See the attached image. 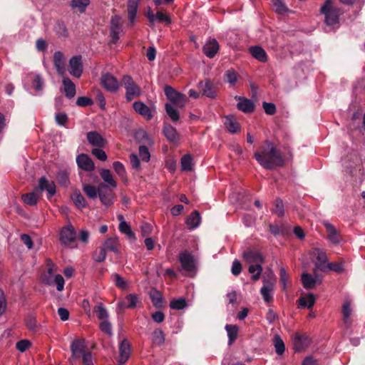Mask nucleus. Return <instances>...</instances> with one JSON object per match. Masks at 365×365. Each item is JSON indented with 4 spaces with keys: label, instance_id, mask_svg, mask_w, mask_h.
<instances>
[{
    "label": "nucleus",
    "instance_id": "nucleus-1",
    "mask_svg": "<svg viewBox=\"0 0 365 365\" xmlns=\"http://www.w3.org/2000/svg\"><path fill=\"white\" fill-rule=\"evenodd\" d=\"M254 158L266 170H272L284 165L282 153L269 140L264 141L259 150L254 153Z\"/></svg>",
    "mask_w": 365,
    "mask_h": 365
},
{
    "label": "nucleus",
    "instance_id": "nucleus-2",
    "mask_svg": "<svg viewBox=\"0 0 365 365\" xmlns=\"http://www.w3.org/2000/svg\"><path fill=\"white\" fill-rule=\"evenodd\" d=\"M320 12L324 15L327 25L334 26L339 24L340 9L333 6V0H326Z\"/></svg>",
    "mask_w": 365,
    "mask_h": 365
},
{
    "label": "nucleus",
    "instance_id": "nucleus-3",
    "mask_svg": "<svg viewBox=\"0 0 365 365\" xmlns=\"http://www.w3.org/2000/svg\"><path fill=\"white\" fill-rule=\"evenodd\" d=\"M122 83L126 91L125 98L130 102L135 98H138L142 94V90L138 85L133 81L130 76H124L122 78Z\"/></svg>",
    "mask_w": 365,
    "mask_h": 365
},
{
    "label": "nucleus",
    "instance_id": "nucleus-4",
    "mask_svg": "<svg viewBox=\"0 0 365 365\" xmlns=\"http://www.w3.org/2000/svg\"><path fill=\"white\" fill-rule=\"evenodd\" d=\"M98 197L106 207H109L114 203L115 195L113 190L109 187L106 184L101 182L98 184Z\"/></svg>",
    "mask_w": 365,
    "mask_h": 365
},
{
    "label": "nucleus",
    "instance_id": "nucleus-5",
    "mask_svg": "<svg viewBox=\"0 0 365 365\" xmlns=\"http://www.w3.org/2000/svg\"><path fill=\"white\" fill-rule=\"evenodd\" d=\"M101 85L110 93L116 92L119 88L117 78L109 73H103L100 78Z\"/></svg>",
    "mask_w": 365,
    "mask_h": 365
},
{
    "label": "nucleus",
    "instance_id": "nucleus-6",
    "mask_svg": "<svg viewBox=\"0 0 365 365\" xmlns=\"http://www.w3.org/2000/svg\"><path fill=\"white\" fill-rule=\"evenodd\" d=\"M35 189L40 193V196H41L42 192L46 191L48 198H51L56 193L55 183L53 181L48 180L45 177H41L38 180V186Z\"/></svg>",
    "mask_w": 365,
    "mask_h": 365
},
{
    "label": "nucleus",
    "instance_id": "nucleus-7",
    "mask_svg": "<svg viewBox=\"0 0 365 365\" xmlns=\"http://www.w3.org/2000/svg\"><path fill=\"white\" fill-rule=\"evenodd\" d=\"M165 94L168 99L172 103L177 104L180 107L184 106L185 103L186 101V96L183 94L177 92L170 86H165Z\"/></svg>",
    "mask_w": 365,
    "mask_h": 365
},
{
    "label": "nucleus",
    "instance_id": "nucleus-8",
    "mask_svg": "<svg viewBox=\"0 0 365 365\" xmlns=\"http://www.w3.org/2000/svg\"><path fill=\"white\" fill-rule=\"evenodd\" d=\"M179 260L184 270L191 272L195 269V258L188 251H184L179 255Z\"/></svg>",
    "mask_w": 365,
    "mask_h": 365
},
{
    "label": "nucleus",
    "instance_id": "nucleus-9",
    "mask_svg": "<svg viewBox=\"0 0 365 365\" xmlns=\"http://www.w3.org/2000/svg\"><path fill=\"white\" fill-rule=\"evenodd\" d=\"M199 88L202 96L210 98H216L218 88L211 81H200L199 83Z\"/></svg>",
    "mask_w": 365,
    "mask_h": 365
},
{
    "label": "nucleus",
    "instance_id": "nucleus-10",
    "mask_svg": "<svg viewBox=\"0 0 365 365\" xmlns=\"http://www.w3.org/2000/svg\"><path fill=\"white\" fill-rule=\"evenodd\" d=\"M82 56H74L69 61V73L76 78H80L83 73Z\"/></svg>",
    "mask_w": 365,
    "mask_h": 365
},
{
    "label": "nucleus",
    "instance_id": "nucleus-11",
    "mask_svg": "<svg viewBox=\"0 0 365 365\" xmlns=\"http://www.w3.org/2000/svg\"><path fill=\"white\" fill-rule=\"evenodd\" d=\"M131 353V344L129 341L125 338L119 345V358L118 365H123L129 359Z\"/></svg>",
    "mask_w": 365,
    "mask_h": 365
},
{
    "label": "nucleus",
    "instance_id": "nucleus-12",
    "mask_svg": "<svg viewBox=\"0 0 365 365\" xmlns=\"http://www.w3.org/2000/svg\"><path fill=\"white\" fill-rule=\"evenodd\" d=\"M60 240L64 245H70L76 240V232L72 227H64L60 232Z\"/></svg>",
    "mask_w": 365,
    "mask_h": 365
},
{
    "label": "nucleus",
    "instance_id": "nucleus-13",
    "mask_svg": "<svg viewBox=\"0 0 365 365\" xmlns=\"http://www.w3.org/2000/svg\"><path fill=\"white\" fill-rule=\"evenodd\" d=\"M242 257L247 263L262 264L264 261L262 255L257 250H247L243 252Z\"/></svg>",
    "mask_w": 365,
    "mask_h": 365
},
{
    "label": "nucleus",
    "instance_id": "nucleus-14",
    "mask_svg": "<svg viewBox=\"0 0 365 365\" xmlns=\"http://www.w3.org/2000/svg\"><path fill=\"white\" fill-rule=\"evenodd\" d=\"M85 349L86 344L84 339H81L73 340L71 344V351L72 358L79 359L81 354L86 351Z\"/></svg>",
    "mask_w": 365,
    "mask_h": 365
},
{
    "label": "nucleus",
    "instance_id": "nucleus-15",
    "mask_svg": "<svg viewBox=\"0 0 365 365\" xmlns=\"http://www.w3.org/2000/svg\"><path fill=\"white\" fill-rule=\"evenodd\" d=\"M78 166L86 171H92L95 168V165L91 158L86 154H81L76 158Z\"/></svg>",
    "mask_w": 365,
    "mask_h": 365
},
{
    "label": "nucleus",
    "instance_id": "nucleus-16",
    "mask_svg": "<svg viewBox=\"0 0 365 365\" xmlns=\"http://www.w3.org/2000/svg\"><path fill=\"white\" fill-rule=\"evenodd\" d=\"M87 140L91 145L97 148H103L106 144V139L97 131L87 133Z\"/></svg>",
    "mask_w": 365,
    "mask_h": 365
},
{
    "label": "nucleus",
    "instance_id": "nucleus-17",
    "mask_svg": "<svg viewBox=\"0 0 365 365\" xmlns=\"http://www.w3.org/2000/svg\"><path fill=\"white\" fill-rule=\"evenodd\" d=\"M133 108L136 113L144 117L147 120H151L153 117L150 108L142 101H135L133 104Z\"/></svg>",
    "mask_w": 365,
    "mask_h": 365
},
{
    "label": "nucleus",
    "instance_id": "nucleus-18",
    "mask_svg": "<svg viewBox=\"0 0 365 365\" xmlns=\"http://www.w3.org/2000/svg\"><path fill=\"white\" fill-rule=\"evenodd\" d=\"M53 66L60 75H63L66 71V62L63 53L60 51H56L53 54Z\"/></svg>",
    "mask_w": 365,
    "mask_h": 365
},
{
    "label": "nucleus",
    "instance_id": "nucleus-19",
    "mask_svg": "<svg viewBox=\"0 0 365 365\" xmlns=\"http://www.w3.org/2000/svg\"><path fill=\"white\" fill-rule=\"evenodd\" d=\"M309 339L305 334L296 333L293 338V344L294 349L300 351L305 349L309 344Z\"/></svg>",
    "mask_w": 365,
    "mask_h": 365
},
{
    "label": "nucleus",
    "instance_id": "nucleus-20",
    "mask_svg": "<svg viewBox=\"0 0 365 365\" xmlns=\"http://www.w3.org/2000/svg\"><path fill=\"white\" fill-rule=\"evenodd\" d=\"M219 51V44L216 39L212 38L202 47L204 54L210 58H213Z\"/></svg>",
    "mask_w": 365,
    "mask_h": 365
},
{
    "label": "nucleus",
    "instance_id": "nucleus-21",
    "mask_svg": "<svg viewBox=\"0 0 365 365\" xmlns=\"http://www.w3.org/2000/svg\"><path fill=\"white\" fill-rule=\"evenodd\" d=\"M239 100L240 101L237 104V108L239 110L245 113L254 112L255 105L251 100L244 97H239Z\"/></svg>",
    "mask_w": 365,
    "mask_h": 365
},
{
    "label": "nucleus",
    "instance_id": "nucleus-22",
    "mask_svg": "<svg viewBox=\"0 0 365 365\" xmlns=\"http://www.w3.org/2000/svg\"><path fill=\"white\" fill-rule=\"evenodd\" d=\"M163 133L165 135L167 140L173 143L178 144L179 142V134L177 130L170 125H165L163 127Z\"/></svg>",
    "mask_w": 365,
    "mask_h": 365
},
{
    "label": "nucleus",
    "instance_id": "nucleus-23",
    "mask_svg": "<svg viewBox=\"0 0 365 365\" xmlns=\"http://www.w3.org/2000/svg\"><path fill=\"white\" fill-rule=\"evenodd\" d=\"M62 83L65 96L68 99L74 98L76 96V85L68 77H64Z\"/></svg>",
    "mask_w": 365,
    "mask_h": 365
},
{
    "label": "nucleus",
    "instance_id": "nucleus-24",
    "mask_svg": "<svg viewBox=\"0 0 365 365\" xmlns=\"http://www.w3.org/2000/svg\"><path fill=\"white\" fill-rule=\"evenodd\" d=\"M224 125L231 133H237L240 130V124L232 115H227L225 118Z\"/></svg>",
    "mask_w": 365,
    "mask_h": 365
},
{
    "label": "nucleus",
    "instance_id": "nucleus-25",
    "mask_svg": "<svg viewBox=\"0 0 365 365\" xmlns=\"http://www.w3.org/2000/svg\"><path fill=\"white\" fill-rule=\"evenodd\" d=\"M250 54L260 62L265 63L268 60L266 51L259 46H251L249 48Z\"/></svg>",
    "mask_w": 365,
    "mask_h": 365
},
{
    "label": "nucleus",
    "instance_id": "nucleus-26",
    "mask_svg": "<svg viewBox=\"0 0 365 365\" xmlns=\"http://www.w3.org/2000/svg\"><path fill=\"white\" fill-rule=\"evenodd\" d=\"M327 232V237L333 244H339L341 241V236L334 226L330 223L324 225Z\"/></svg>",
    "mask_w": 365,
    "mask_h": 365
},
{
    "label": "nucleus",
    "instance_id": "nucleus-27",
    "mask_svg": "<svg viewBox=\"0 0 365 365\" xmlns=\"http://www.w3.org/2000/svg\"><path fill=\"white\" fill-rule=\"evenodd\" d=\"M139 5V1L138 0H128L127 5V11H128V18L129 21L131 24H133L136 14L138 12V8Z\"/></svg>",
    "mask_w": 365,
    "mask_h": 365
},
{
    "label": "nucleus",
    "instance_id": "nucleus-28",
    "mask_svg": "<svg viewBox=\"0 0 365 365\" xmlns=\"http://www.w3.org/2000/svg\"><path fill=\"white\" fill-rule=\"evenodd\" d=\"M315 297L312 293H309L305 297H301L298 300V307L311 309L315 304Z\"/></svg>",
    "mask_w": 365,
    "mask_h": 365
},
{
    "label": "nucleus",
    "instance_id": "nucleus-29",
    "mask_svg": "<svg viewBox=\"0 0 365 365\" xmlns=\"http://www.w3.org/2000/svg\"><path fill=\"white\" fill-rule=\"evenodd\" d=\"M40 197V193H38L36 189H34V191L24 194L21 196L23 202L30 206L36 205Z\"/></svg>",
    "mask_w": 365,
    "mask_h": 365
},
{
    "label": "nucleus",
    "instance_id": "nucleus-30",
    "mask_svg": "<svg viewBox=\"0 0 365 365\" xmlns=\"http://www.w3.org/2000/svg\"><path fill=\"white\" fill-rule=\"evenodd\" d=\"M201 221L200 212L194 210L186 220V224L190 230L197 227Z\"/></svg>",
    "mask_w": 365,
    "mask_h": 365
},
{
    "label": "nucleus",
    "instance_id": "nucleus-31",
    "mask_svg": "<svg viewBox=\"0 0 365 365\" xmlns=\"http://www.w3.org/2000/svg\"><path fill=\"white\" fill-rule=\"evenodd\" d=\"M103 247L105 248L106 250L118 253L120 249V244L118 238L110 237L107 239L104 242Z\"/></svg>",
    "mask_w": 365,
    "mask_h": 365
},
{
    "label": "nucleus",
    "instance_id": "nucleus-32",
    "mask_svg": "<svg viewBox=\"0 0 365 365\" xmlns=\"http://www.w3.org/2000/svg\"><path fill=\"white\" fill-rule=\"evenodd\" d=\"M302 283L303 287L307 289H313L317 283V279L309 273H303L301 277Z\"/></svg>",
    "mask_w": 365,
    "mask_h": 365
},
{
    "label": "nucleus",
    "instance_id": "nucleus-33",
    "mask_svg": "<svg viewBox=\"0 0 365 365\" xmlns=\"http://www.w3.org/2000/svg\"><path fill=\"white\" fill-rule=\"evenodd\" d=\"M83 191L90 199H96L98 196V186L96 187L91 184H83Z\"/></svg>",
    "mask_w": 365,
    "mask_h": 365
},
{
    "label": "nucleus",
    "instance_id": "nucleus-34",
    "mask_svg": "<svg viewBox=\"0 0 365 365\" xmlns=\"http://www.w3.org/2000/svg\"><path fill=\"white\" fill-rule=\"evenodd\" d=\"M90 3V0H71L70 6L72 9H77L82 14L86 11Z\"/></svg>",
    "mask_w": 365,
    "mask_h": 365
},
{
    "label": "nucleus",
    "instance_id": "nucleus-35",
    "mask_svg": "<svg viewBox=\"0 0 365 365\" xmlns=\"http://www.w3.org/2000/svg\"><path fill=\"white\" fill-rule=\"evenodd\" d=\"M100 175L104 182L108 184V186L110 185L112 187H116L117 182L113 180L111 173L109 170L101 169L100 171Z\"/></svg>",
    "mask_w": 365,
    "mask_h": 365
},
{
    "label": "nucleus",
    "instance_id": "nucleus-36",
    "mask_svg": "<svg viewBox=\"0 0 365 365\" xmlns=\"http://www.w3.org/2000/svg\"><path fill=\"white\" fill-rule=\"evenodd\" d=\"M150 298L154 307L160 308L163 306V300L162 295L157 289H152L150 291Z\"/></svg>",
    "mask_w": 365,
    "mask_h": 365
},
{
    "label": "nucleus",
    "instance_id": "nucleus-37",
    "mask_svg": "<svg viewBox=\"0 0 365 365\" xmlns=\"http://www.w3.org/2000/svg\"><path fill=\"white\" fill-rule=\"evenodd\" d=\"M71 199L77 207L84 208L87 207L86 200L80 192H74L71 195Z\"/></svg>",
    "mask_w": 365,
    "mask_h": 365
},
{
    "label": "nucleus",
    "instance_id": "nucleus-38",
    "mask_svg": "<svg viewBox=\"0 0 365 365\" xmlns=\"http://www.w3.org/2000/svg\"><path fill=\"white\" fill-rule=\"evenodd\" d=\"M165 334L160 329H156L153 332V342L156 346H160L165 342Z\"/></svg>",
    "mask_w": 365,
    "mask_h": 365
},
{
    "label": "nucleus",
    "instance_id": "nucleus-39",
    "mask_svg": "<svg viewBox=\"0 0 365 365\" xmlns=\"http://www.w3.org/2000/svg\"><path fill=\"white\" fill-rule=\"evenodd\" d=\"M225 329L227 332L229 338V344H232V342L237 339L238 334V327L237 325L227 324Z\"/></svg>",
    "mask_w": 365,
    "mask_h": 365
},
{
    "label": "nucleus",
    "instance_id": "nucleus-40",
    "mask_svg": "<svg viewBox=\"0 0 365 365\" xmlns=\"http://www.w3.org/2000/svg\"><path fill=\"white\" fill-rule=\"evenodd\" d=\"M262 270L263 269L260 264H251L248 268L249 272L253 274L252 279L254 281H257L259 279Z\"/></svg>",
    "mask_w": 365,
    "mask_h": 365
},
{
    "label": "nucleus",
    "instance_id": "nucleus-41",
    "mask_svg": "<svg viewBox=\"0 0 365 365\" xmlns=\"http://www.w3.org/2000/svg\"><path fill=\"white\" fill-rule=\"evenodd\" d=\"M271 2L273 9L276 13L279 14H284L288 11L287 7L282 0H271Z\"/></svg>",
    "mask_w": 365,
    "mask_h": 365
},
{
    "label": "nucleus",
    "instance_id": "nucleus-42",
    "mask_svg": "<svg viewBox=\"0 0 365 365\" xmlns=\"http://www.w3.org/2000/svg\"><path fill=\"white\" fill-rule=\"evenodd\" d=\"M54 31L60 37H66L68 31L63 21H58L54 26Z\"/></svg>",
    "mask_w": 365,
    "mask_h": 365
},
{
    "label": "nucleus",
    "instance_id": "nucleus-43",
    "mask_svg": "<svg viewBox=\"0 0 365 365\" xmlns=\"http://www.w3.org/2000/svg\"><path fill=\"white\" fill-rule=\"evenodd\" d=\"M182 170H192V158L190 155H184L180 160Z\"/></svg>",
    "mask_w": 365,
    "mask_h": 365
},
{
    "label": "nucleus",
    "instance_id": "nucleus-44",
    "mask_svg": "<svg viewBox=\"0 0 365 365\" xmlns=\"http://www.w3.org/2000/svg\"><path fill=\"white\" fill-rule=\"evenodd\" d=\"M93 312L96 314L98 319L101 320L107 319L108 313L102 304L96 305L93 308Z\"/></svg>",
    "mask_w": 365,
    "mask_h": 365
},
{
    "label": "nucleus",
    "instance_id": "nucleus-45",
    "mask_svg": "<svg viewBox=\"0 0 365 365\" xmlns=\"http://www.w3.org/2000/svg\"><path fill=\"white\" fill-rule=\"evenodd\" d=\"M187 306V301L184 298L173 299L170 302V307L175 310H181Z\"/></svg>",
    "mask_w": 365,
    "mask_h": 365
},
{
    "label": "nucleus",
    "instance_id": "nucleus-46",
    "mask_svg": "<svg viewBox=\"0 0 365 365\" xmlns=\"http://www.w3.org/2000/svg\"><path fill=\"white\" fill-rule=\"evenodd\" d=\"M138 300V297L135 294H130L126 296L125 298V301L120 302V305H123L127 308H134L136 307V302Z\"/></svg>",
    "mask_w": 365,
    "mask_h": 365
},
{
    "label": "nucleus",
    "instance_id": "nucleus-47",
    "mask_svg": "<svg viewBox=\"0 0 365 365\" xmlns=\"http://www.w3.org/2000/svg\"><path fill=\"white\" fill-rule=\"evenodd\" d=\"M120 30V27L118 23H112V26L110 28V37H111V43L115 44L119 40V32Z\"/></svg>",
    "mask_w": 365,
    "mask_h": 365
},
{
    "label": "nucleus",
    "instance_id": "nucleus-48",
    "mask_svg": "<svg viewBox=\"0 0 365 365\" xmlns=\"http://www.w3.org/2000/svg\"><path fill=\"white\" fill-rule=\"evenodd\" d=\"M165 110L168 115L171 118L173 122H176L179 120L180 115L178 110L170 104H165Z\"/></svg>",
    "mask_w": 365,
    "mask_h": 365
},
{
    "label": "nucleus",
    "instance_id": "nucleus-49",
    "mask_svg": "<svg viewBox=\"0 0 365 365\" xmlns=\"http://www.w3.org/2000/svg\"><path fill=\"white\" fill-rule=\"evenodd\" d=\"M274 345L275 351L278 355H282L285 351V345L282 339L279 336H275L274 338Z\"/></svg>",
    "mask_w": 365,
    "mask_h": 365
},
{
    "label": "nucleus",
    "instance_id": "nucleus-50",
    "mask_svg": "<svg viewBox=\"0 0 365 365\" xmlns=\"http://www.w3.org/2000/svg\"><path fill=\"white\" fill-rule=\"evenodd\" d=\"M225 79L230 85H234L237 81L238 75L235 70L229 69L225 73Z\"/></svg>",
    "mask_w": 365,
    "mask_h": 365
},
{
    "label": "nucleus",
    "instance_id": "nucleus-51",
    "mask_svg": "<svg viewBox=\"0 0 365 365\" xmlns=\"http://www.w3.org/2000/svg\"><path fill=\"white\" fill-rule=\"evenodd\" d=\"M313 255L316 257L317 261L314 263L327 262L328 258L326 253L319 248H314Z\"/></svg>",
    "mask_w": 365,
    "mask_h": 365
},
{
    "label": "nucleus",
    "instance_id": "nucleus-52",
    "mask_svg": "<svg viewBox=\"0 0 365 365\" xmlns=\"http://www.w3.org/2000/svg\"><path fill=\"white\" fill-rule=\"evenodd\" d=\"M93 93L95 95V98L98 103L99 107L101 109L105 110L106 101L103 92L99 89H96Z\"/></svg>",
    "mask_w": 365,
    "mask_h": 365
},
{
    "label": "nucleus",
    "instance_id": "nucleus-53",
    "mask_svg": "<svg viewBox=\"0 0 365 365\" xmlns=\"http://www.w3.org/2000/svg\"><path fill=\"white\" fill-rule=\"evenodd\" d=\"M272 212L276 213L278 217L284 216V205L281 199L278 198L274 200V208L272 210Z\"/></svg>",
    "mask_w": 365,
    "mask_h": 365
},
{
    "label": "nucleus",
    "instance_id": "nucleus-54",
    "mask_svg": "<svg viewBox=\"0 0 365 365\" xmlns=\"http://www.w3.org/2000/svg\"><path fill=\"white\" fill-rule=\"evenodd\" d=\"M56 180L59 184L66 186L69 182L68 175L66 171L61 170L56 175Z\"/></svg>",
    "mask_w": 365,
    "mask_h": 365
},
{
    "label": "nucleus",
    "instance_id": "nucleus-55",
    "mask_svg": "<svg viewBox=\"0 0 365 365\" xmlns=\"http://www.w3.org/2000/svg\"><path fill=\"white\" fill-rule=\"evenodd\" d=\"M106 257V250L103 247L98 248L94 255L93 259L98 262H102Z\"/></svg>",
    "mask_w": 365,
    "mask_h": 365
},
{
    "label": "nucleus",
    "instance_id": "nucleus-56",
    "mask_svg": "<svg viewBox=\"0 0 365 365\" xmlns=\"http://www.w3.org/2000/svg\"><path fill=\"white\" fill-rule=\"evenodd\" d=\"M270 292L271 288L269 286L264 285L260 289V293L264 300L267 303L272 302L273 299V297Z\"/></svg>",
    "mask_w": 365,
    "mask_h": 365
},
{
    "label": "nucleus",
    "instance_id": "nucleus-57",
    "mask_svg": "<svg viewBox=\"0 0 365 365\" xmlns=\"http://www.w3.org/2000/svg\"><path fill=\"white\" fill-rule=\"evenodd\" d=\"M56 123L61 126H65L68 121V117L65 113H57L55 115Z\"/></svg>",
    "mask_w": 365,
    "mask_h": 365
},
{
    "label": "nucleus",
    "instance_id": "nucleus-58",
    "mask_svg": "<svg viewBox=\"0 0 365 365\" xmlns=\"http://www.w3.org/2000/svg\"><path fill=\"white\" fill-rule=\"evenodd\" d=\"M76 105L80 107L91 106L93 104V101L86 96H81L77 98Z\"/></svg>",
    "mask_w": 365,
    "mask_h": 365
},
{
    "label": "nucleus",
    "instance_id": "nucleus-59",
    "mask_svg": "<svg viewBox=\"0 0 365 365\" xmlns=\"http://www.w3.org/2000/svg\"><path fill=\"white\" fill-rule=\"evenodd\" d=\"M100 329L108 336L112 335L111 324L107 320H102L99 325Z\"/></svg>",
    "mask_w": 365,
    "mask_h": 365
},
{
    "label": "nucleus",
    "instance_id": "nucleus-60",
    "mask_svg": "<svg viewBox=\"0 0 365 365\" xmlns=\"http://www.w3.org/2000/svg\"><path fill=\"white\" fill-rule=\"evenodd\" d=\"M31 346V343L30 341L27 339H22L16 342V348L21 352H24L26 349H28Z\"/></svg>",
    "mask_w": 365,
    "mask_h": 365
},
{
    "label": "nucleus",
    "instance_id": "nucleus-61",
    "mask_svg": "<svg viewBox=\"0 0 365 365\" xmlns=\"http://www.w3.org/2000/svg\"><path fill=\"white\" fill-rule=\"evenodd\" d=\"M139 155L143 161L148 162L150 158V155L148 148L145 145H140L139 147Z\"/></svg>",
    "mask_w": 365,
    "mask_h": 365
},
{
    "label": "nucleus",
    "instance_id": "nucleus-62",
    "mask_svg": "<svg viewBox=\"0 0 365 365\" xmlns=\"http://www.w3.org/2000/svg\"><path fill=\"white\" fill-rule=\"evenodd\" d=\"M329 270L334 271L336 273H341L344 271V266L342 262H330L327 263Z\"/></svg>",
    "mask_w": 365,
    "mask_h": 365
},
{
    "label": "nucleus",
    "instance_id": "nucleus-63",
    "mask_svg": "<svg viewBox=\"0 0 365 365\" xmlns=\"http://www.w3.org/2000/svg\"><path fill=\"white\" fill-rule=\"evenodd\" d=\"M113 168L115 172L121 178L124 177L125 174V167L122 163L119 161H115L113 163Z\"/></svg>",
    "mask_w": 365,
    "mask_h": 365
},
{
    "label": "nucleus",
    "instance_id": "nucleus-64",
    "mask_svg": "<svg viewBox=\"0 0 365 365\" xmlns=\"http://www.w3.org/2000/svg\"><path fill=\"white\" fill-rule=\"evenodd\" d=\"M26 327L31 331H35L36 328V319L34 316L29 315L25 319Z\"/></svg>",
    "mask_w": 365,
    "mask_h": 365
}]
</instances>
